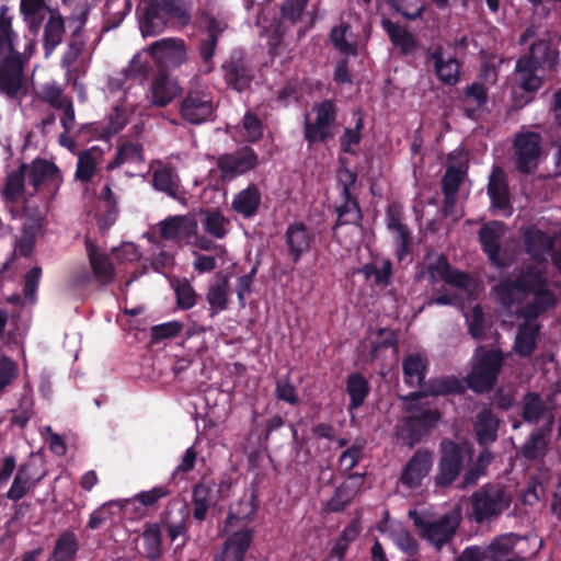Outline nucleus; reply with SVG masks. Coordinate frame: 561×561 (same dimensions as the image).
Instances as JSON below:
<instances>
[{"label": "nucleus", "mask_w": 561, "mask_h": 561, "mask_svg": "<svg viewBox=\"0 0 561 561\" xmlns=\"http://www.w3.org/2000/svg\"><path fill=\"white\" fill-rule=\"evenodd\" d=\"M492 289L497 302L505 309L522 305L518 317L525 323L518 329L514 350L519 356L529 357L536 350L540 331V325L534 321L558 305L545 267L525 264L515 270L513 277L501 279Z\"/></svg>", "instance_id": "nucleus-1"}, {"label": "nucleus", "mask_w": 561, "mask_h": 561, "mask_svg": "<svg viewBox=\"0 0 561 561\" xmlns=\"http://www.w3.org/2000/svg\"><path fill=\"white\" fill-rule=\"evenodd\" d=\"M558 51L551 47L549 39L540 38L531 43L528 54L520 56L515 64L516 89L524 94L518 96L515 91V102L524 106L531 102L542 87L543 79L537 75L538 69L552 68L557 64Z\"/></svg>", "instance_id": "nucleus-2"}, {"label": "nucleus", "mask_w": 561, "mask_h": 561, "mask_svg": "<svg viewBox=\"0 0 561 561\" xmlns=\"http://www.w3.org/2000/svg\"><path fill=\"white\" fill-rule=\"evenodd\" d=\"M12 20L7 8L0 12V93L8 99H22L27 85L24 77V61L13 45Z\"/></svg>", "instance_id": "nucleus-3"}, {"label": "nucleus", "mask_w": 561, "mask_h": 561, "mask_svg": "<svg viewBox=\"0 0 561 561\" xmlns=\"http://www.w3.org/2000/svg\"><path fill=\"white\" fill-rule=\"evenodd\" d=\"M218 104L207 84L191 82L179 101L180 117L191 125H202L216 118Z\"/></svg>", "instance_id": "nucleus-4"}, {"label": "nucleus", "mask_w": 561, "mask_h": 561, "mask_svg": "<svg viewBox=\"0 0 561 561\" xmlns=\"http://www.w3.org/2000/svg\"><path fill=\"white\" fill-rule=\"evenodd\" d=\"M407 411L409 415L398 426L397 436L403 445L413 448L437 425L442 414L437 409L420 404H412Z\"/></svg>", "instance_id": "nucleus-5"}, {"label": "nucleus", "mask_w": 561, "mask_h": 561, "mask_svg": "<svg viewBox=\"0 0 561 561\" xmlns=\"http://www.w3.org/2000/svg\"><path fill=\"white\" fill-rule=\"evenodd\" d=\"M503 363L504 356L500 350L483 351L477 356L471 371L465 379L467 387L476 393L491 391L497 382Z\"/></svg>", "instance_id": "nucleus-6"}, {"label": "nucleus", "mask_w": 561, "mask_h": 561, "mask_svg": "<svg viewBox=\"0 0 561 561\" xmlns=\"http://www.w3.org/2000/svg\"><path fill=\"white\" fill-rule=\"evenodd\" d=\"M314 119L305 116L304 137L309 145L327 142L333 137L332 129L337 118V106L333 100L325 99L312 106Z\"/></svg>", "instance_id": "nucleus-7"}, {"label": "nucleus", "mask_w": 561, "mask_h": 561, "mask_svg": "<svg viewBox=\"0 0 561 561\" xmlns=\"http://www.w3.org/2000/svg\"><path fill=\"white\" fill-rule=\"evenodd\" d=\"M515 169L522 174L534 173L542 153V138L535 131H519L513 139Z\"/></svg>", "instance_id": "nucleus-8"}, {"label": "nucleus", "mask_w": 561, "mask_h": 561, "mask_svg": "<svg viewBox=\"0 0 561 561\" xmlns=\"http://www.w3.org/2000/svg\"><path fill=\"white\" fill-rule=\"evenodd\" d=\"M259 154L250 146H243L233 152L222 153L216 158V165L222 182H231L259 165Z\"/></svg>", "instance_id": "nucleus-9"}, {"label": "nucleus", "mask_w": 561, "mask_h": 561, "mask_svg": "<svg viewBox=\"0 0 561 561\" xmlns=\"http://www.w3.org/2000/svg\"><path fill=\"white\" fill-rule=\"evenodd\" d=\"M463 463L465 451L462 446L453 439L442 440L440 457L437 465V472L434 477L436 486H450L459 477Z\"/></svg>", "instance_id": "nucleus-10"}, {"label": "nucleus", "mask_w": 561, "mask_h": 561, "mask_svg": "<svg viewBox=\"0 0 561 561\" xmlns=\"http://www.w3.org/2000/svg\"><path fill=\"white\" fill-rule=\"evenodd\" d=\"M472 517L478 524L491 520L506 508L504 492L495 485H483L470 497Z\"/></svg>", "instance_id": "nucleus-11"}, {"label": "nucleus", "mask_w": 561, "mask_h": 561, "mask_svg": "<svg viewBox=\"0 0 561 561\" xmlns=\"http://www.w3.org/2000/svg\"><path fill=\"white\" fill-rule=\"evenodd\" d=\"M413 517L414 526L420 530L421 536L433 545L437 550L449 543L458 527L459 522L456 517L445 514L439 519L431 522L417 516ZM412 516V513H410Z\"/></svg>", "instance_id": "nucleus-12"}, {"label": "nucleus", "mask_w": 561, "mask_h": 561, "mask_svg": "<svg viewBox=\"0 0 561 561\" xmlns=\"http://www.w3.org/2000/svg\"><path fill=\"white\" fill-rule=\"evenodd\" d=\"M221 69L227 87L238 92L247 90L254 78L248 60L240 50H233L229 59L222 64Z\"/></svg>", "instance_id": "nucleus-13"}, {"label": "nucleus", "mask_w": 561, "mask_h": 561, "mask_svg": "<svg viewBox=\"0 0 561 561\" xmlns=\"http://www.w3.org/2000/svg\"><path fill=\"white\" fill-rule=\"evenodd\" d=\"M365 477V473H348L346 479L335 489L333 495L324 503V512L341 513L350 506L360 493Z\"/></svg>", "instance_id": "nucleus-14"}, {"label": "nucleus", "mask_w": 561, "mask_h": 561, "mask_svg": "<svg viewBox=\"0 0 561 561\" xmlns=\"http://www.w3.org/2000/svg\"><path fill=\"white\" fill-rule=\"evenodd\" d=\"M432 466L433 453L420 448L403 467L399 480L404 486L416 489L421 486L423 479L428 476Z\"/></svg>", "instance_id": "nucleus-15"}, {"label": "nucleus", "mask_w": 561, "mask_h": 561, "mask_svg": "<svg viewBox=\"0 0 561 561\" xmlns=\"http://www.w3.org/2000/svg\"><path fill=\"white\" fill-rule=\"evenodd\" d=\"M204 19L207 34L205 37L199 39L197 50L202 60L199 71L204 75H209L215 68L213 59L218 38L222 34L225 27L221 26L220 22L216 18L209 14H205Z\"/></svg>", "instance_id": "nucleus-16"}, {"label": "nucleus", "mask_w": 561, "mask_h": 561, "mask_svg": "<svg viewBox=\"0 0 561 561\" xmlns=\"http://www.w3.org/2000/svg\"><path fill=\"white\" fill-rule=\"evenodd\" d=\"M284 240L290 260L297 264L311 250L313 236L305 222L294 221L287 226Z\"/></svg>", "instance_id": "nucleus-17"}, {"label": "nucleus", "mask_w": 561, "mask_h": 561, "mask_svg": "<svg viewBox=\"0 0 561 561\" xmlns=\"http://www.w3.org/2000/svg\"><path fill=\"white\" fill-rule=\"evenodd\" d=\"M502 421L490 407H483L474 416L473 435L479 446H492L499 438Z\"/></svg>", "instance_id": "nucleus-18"}, {"label": "nucleus", "mask_w": 561, "mask_h": 561, "mask_svg": "<svg viewBox=\"0 0 561 561\" xmlns=\"http://www.w3.org/2000/svg\"><path fill=\"white\" fill-rule=\"evenodd\" d=\"M43 478L44 474H36V466L33 462L21 463L4 496L13 503H18L30 491H33Z\"/></svg>", "instance_id": "nucleus-19"}, {"label": "nucleus", "mask_w": 561, "mask_h": 561, "mask_svg": "<svg viewBox=\"0 0 561 561\" xmlns=\"http://www.w3.org/2000/svg\"><path fill=\"white\" fill-rule=\"evenodd\" d=\"M466 387L467 385L465 386L463 381L454 375L435 377L427 380L423 385V389L421 391L410 393L407 397V400H417L425 397L463 394Z\"/></svg>", "instance_id": "nucleus-20"}, {"label": "nucleus", "mask_w": 561, "mask_h": 561, "mask_svg": "<svg viewBox=\"0 0 561 561\" xmlns=\"http://www.w3.org/2000/svg\"><path fill=\"white\" fill-rule=\"evenodd\" d=\"M253 538L254 531L251 528L232 533L224 541L220 552L214 557L213 561H244Z\"/></svg>", "instance_id": "nucleus-21"}, {"label": "nucleus", "mask_w": 561, "mask_h": 561, "mask_svg": "<svg viewBox=\"0 0 561 561\" xmlns=\"http://www.w3.org/2000/svg\"><path fill=\"white\" fill-rule=\"evenodd\" d=\"M505 232V225L502 221L493 220L483 225L478 232L479 242L490 263L501 267L503 263L500 257L501 238Z\"/></svg>", "instance_id": "nucleus-22"}, {"label": "nucleus", "mask_w": 561, "mask_h": 561, "mask_svg": "<svg viewBox=\"0 0 561 561\" xmlns=\"http://www.w3.org/2000/svg\"><path fill=\"white\" fill-rule=\"evenodd\" d=\"M220 490L214 480H201L192 491L193 518L204 522L209 508L216 505Z\"/></svg>", "instance_id": "nucleus-23"}, {"label": "nucleus", "mask_w": 561, "mask_h": 561, "mask_svg": "<svg viewBox=\"0 0 561 561\" xmlns=\"http://www.w3.org/2000/svg\"><path fill=\"white\" fill-rule=\"evenodd\" d=\"M427 59L433 62L434 73L442 83L456 85L459 82L461 64L454 56L445 58L442 46L427 50Z\"/></svg>", "instance_id": "nucleus-24"}, {"label": "nucleus", "mask_w": 561, "mask_h": 561, "mask_svg": "<svg viewBox=\"0 0 561 561\" xmlns=\"http://www.w3.org/2000/svg\"><path fill=\"white\" fill-rule=\"evenodd\" d=\"M148 53L158 62L180 65L185 60L186 51L183 39L163 38L152 43Z\"/></svg>", "instance_id": "nucleus-25"}, {"label": "nucleus", "mask_w": 561, "mask_h": 561, "mask_svg": "<svg viewBox=\"0 0 561 561\" xmlns=\"http://www.w3.org/2000/svg\"><path fill=\"white\" fill-rule=\"evenodd\" d=\"M85 250L93 276L102 285L111 284L115 278V268L110 256L101 252L90 239H85Z\"/></svg>", "instance_id": "nucleus-26"}, {"label": "nucleus", "mask_w": 561, "mask_h": 561, "mask_svg": "<svg viewBox=\"0 0 561 561\" xmlns=\"http://www.w3.org/2000/svg\"><path fill=\"white\" fill-rule=\"evenodd\" d=\"M486 193L493 208L500 210L512 209L507 176L500 167L493 169L489 178Z\"/></svg>", "instance_id": "nucleus-27"}, {"label": "nucleus", "mask_w": 561, "mask_h": 561, "mask_svg": "<svg viewBox=\"0 0 561 561\" xmlns=\"http://www.w3.org/2000/svg\"><path fill=\"white\" fill-rule=\"evenodd\" d=\"M489 100L488 89L481 82H473L466 87L459 96L466 117L476 119L485 107Z\"/></svg>", "instance_id": "nucleus-28"}, {"label": "nucleus", "mask_w": 561, "mask_h": 561, "mask_svg": "<svg viewBox=\"0 0 561 561\" xmlns=\"http://www.w3.org/2000/svg\"><path fill=\"white\" fill-rule=\"evenodd\" d=\"M262 194L254 183L238 192L231 202V209L244 219L253 218L261 206Z\"/></svg>", "instance_id": "nucleus-29"}, {"label": "nucleus", "mask_w": 561, "mask_h": 561, "mask_svg": "<svg viewBox=\"0 0 561 561\" xmlns=\"http://www.w3.org/2000/svg\"><path fill=\"white\" fill-rule=\"evenodd\" d=\"M178 82L171 79L167 72L159 71L150 85L151 104L157 107H165L180 93Z\"/></svg>", "instance_id": "nucleus-30"}, {"label": "nucleus", "mask_w": 561, "mask_h": 561, "mask_svg": "<svg viewBox=\"0 0 561 561\" xmlns=\"http://www.w3.org/2000/svg\"><path fill=\"white\" fill-rule=\"evenodd\" d=\"M525 251L537 263L546 262V255L553 249L554 240L547 232L529 229L524 234Z\"/></svg>", "instance_id": "nucleus-31"}, {"label": "nucleus", "mask_w": 561, "mask_h": 561, "mask_svg": "<svg viewBox=\"0 0 561 561\" xmlns=\"http://www.w3.org/2000/svg\"><path fill=\"white\" fill-rule=\"evenodd\" d=\"M381 26L387 33L391 44L400 49L402 56L412 55L419 47L416 37L400 24L389 19H382Z\"/></svg>", "instance_id": "nucleus-32"}, {"label": "nucleus", "mask_w": 561, "mask_h": 561, "mask_svg": "<svg viewBox=\"0 0 561 561\" xmlns=\"http://www.w3.org/2000/svg\"><path fill=\"white\" fill-rule=\"evenodd\" d=\"M341 197L343 202L335 208L336 220L332 226L333 238H336L340 227L347 225L360 227L363 220V213L357 197L355 195Z\"/></svg>", "instance_id": "nucleus-33"}, {"label": "nucleus", "mask_w": 561, "mask_h": 561, "mask_svg": "<svg viewBox=\"0 0 561 561\" xmlns=\"http://www.w3.org/2000/svg\"><path fill=\"white\" fill-rule=\"evenodd\" d=\"M345 390L350 398L347 410L353 412L365 403L370 393V383L362 373H351L346 377Z\"/></svg>", "instance_id": "nucleus-34"}, {"label": "nucleus", "mask_w": 561, "mask_h": 561, "mask_svg": "<svg viewBox=\"0 0 561 561\" xmlns=\"http://www.w3.org/2000/svg\"><path fill=\"white\" fill-rule=\"evenodd\" d=\"M169 18L160 1H151L145 9L140 28L145 36H154L164 31Z\"/></svg>", "instance_id": "nucleus-35"}, {"label": "nucleus", "mask_w": 561, "mask_h": 561, "mask_svg": "<svg viewBox=\"0 0 561 561\" xmlns=\"http://www.w3.org/2000/svg\"><path fill=\"white\" fill-rule=\"evenodd\" d=\"M196 229V222L185 216H173L160 224V236L165 240H182Z\"/></svg>", "instance_id": "nucleus-36"}, {"label": "nucleus", "mask_w": 561, "mask_h": 561, "mask_svg": "<svg viewBox=\"0 0 561 561\" xmlns=\"http://www.w3.org/2000/svg\"><path fill=\"white\" fill-rule=\"evenodd\" d=\"M427 272L432 282L436 280L438 276L447 284L459 287L465 286L468 278L463 272L453 270L444 254H440L435 262L427 265Z\"/></svg>", "instance_id": "nucleus-37"}, {"label": "nucleus", "mask_w": 561, "mask_h": 561, "mask_svg": "<svg viewBox=\"0 0 561 561\" xmlns=\"http://www.w3.org/2000/svg\"><path fill=\"white\" fill-rule=\"evenodd\" d=\"M30 184L37 191L44 183H57L60 181L58 167L45 159H35L28 173Z\"/></svg>", "instance_id": "nucleus-38"}, {"label": "nucleus", "mask_w": 561, "mask_h": 561, "mask_svg": "<svg viewBox=\"0 0 561 561\" xmlns=\"http://www.w3.org/2000/svg\"><path fill=\"white\" fill-rule=\"evenodd\" d=\"M427 369L426 358L421 354H409L402 362L403 380L409 386L423 388Z\"/></svg>", "instance_id": "nucleus-39"}, {"label": "nucleus", "mask_w": 561, "mask_h": 561, "mask_svg": "<svg viewBox=\"0 0 561 561\" xmlns=\"http://www.w3.org/2000/svg\"><path fill=\"white\" fill-rule=\"evenodd\" d=\"M48 15L43 36V46L46 55H50L61 43L65 33L62 16L55 10L49 11Z\"/></svg>", "instance_id": "nucleus-40"}, {"label": "nucleus", "mask_w": 561, "mask_h": 561, "mask_svg": "<svg viewBox=\"0 0 561 561\" xmlns=\"http://www.w3.org/2000/svg\"><path fill=\"white\" fill-rule=\"evenodd\" d=\"M259 508V494L255 488H250L237 504L230 510L227 516V523L237 520H250Z\"/></svg>", "instance_id": "nucleus-41"}, {"label": "nucleus", "mask_w": 561, "mask_h": 561, "mask_svg": "<svg viewBox=\"0 0 561 561\" xmlns=\"http://www.w3.org/2000/svg\"><path fill=\"white\" fill-rule=\"evenodd\" d=\"M551 432V423L531 432L528 439L522 446V455L528 460L542 457L548 445L547 436Z\"/></svg>", "instance_id": "nucleus-42"}, {"label": "nucleus", "mask_w": 561, "mask_h": 561, "mask_svg": "<svg viewBox=\"0 0 561 561\" xmlns=\"http://www.w3.org/2000/svg\"><path fill=\"white\" fill-rule=\"evenodd\" d=\"M79 549L76 534L71 530H65L56 539L51 561H75Z\"/></svg>", "instance_id": "nucleus-43"}, {"label": "nucleus", "mask_w": 561, "mask_h": 561, "mask_svg": "<svg viewBox=\"0 0 561 561\" xmlns=\"http://www.w3.org/2000/svg\"><path fill=\"white\" fill-rule=\"evenodd\" d=\"M141 539L146 558L150 561L159 560L162 554V530L160 524H146Z\"/></svg>", "instance_id": "nucleus-44"}, {"label": "nucleus", "mask_w": 561, "mask_h": 561, "mask_svg": "<svg viewBox=\"0 0 561 561\" xmlns=\"http://www.w3.org/2000/svg\"><path fill=\"white\" fill-rule=\"evenodd\" d=\"M546 403L541 396L534 391H528L522 400L520 416L525 423L537 424L545 415Z\"/></svg>", "instance_id": "nucleus-45"}, {"label": "nucleus", "mask_w": 561, "mask_h": 561, "mask_svg": "<svg viewBox=\"0 0 561 561\" xmlns=\"http://www.w3.org/2000/svg\"><path fill=\"white\" fill-rule=\"evenodd\" d=\"M206 300L209 304L211 317L218 314L228 308L229 304V284L227 278L209 286L206 294Z\"/></svg>", "instance_id": "nucleus-46"}, {"label": "nucleus", "mask_w": 561, "mask_h": 561, "mask_svg": "<svg viewBox=\"0 0 561 561\" xmlns=\"http://www.w3.org/2000/svg\"><path fill=\"white\" fill-rule=\"evenodd\" d=\"M202 226L208 234L216 239H222L227 234L226 225L229 220L219 209H205L201 211Z\"/></svg>", "instance_id": "nucleus-47"}, {"label": "nucleus", "mask_w": 561, "mask_h": 561, "mask_svg": "<svg viewBox=\"0 0 561 561\" xmlns=\"http://www.w3.org/2000/svg\"><path fill=\"white\" fill-rule=\"evenodd\" d=\"M360 533L358 519H352L350 524L342 530L331 549L330 556L342 561L346 554L350 543H352Z\"/></svg>", "instance_id": "nucleus-48"}, {"label": "nucleus", "mask_w": 561, "mask_h": 561, "mask_svg": "<svg viewBox=\"0 0 561 561\" xmlns=\"http://www.w3.org/2000/svg\"><path fill=\"white\" fill-rule=\"evenodd\" d=\"M366 440L356 438L339 457V466L343 474L347 476L359 463L364 456Z\"/></svg>", "instance_id": "nucleus-49"}, {"label": "nucleus", "mask_w": 561, "mask_h": 561, "mask_svg": "<svg viewBox=\"0 0 561 561\" xmlns=\"http://www.w3.org/2000/svg\"><path fill=\"white\" fill-rule=\"evenodd\" d=\"M359 273L363 274L366 279L374 277L376 286L387 287L391 283L392 262L389 259H386L381 262L380 267L375 263H367L359 270Z\"/></svg>", "instance_id": "nucleus-50"}, {"label": "nucleus", "mask_w": 561, "mask_h": 561, "mask_svg": "<svg viewBox=\"0 0 561 561\" xmlns=\"http://www.w3.org/2000/svg\"><path fill=\"white\" fill-rule=\"evenodd\" d=\"M113 508H116L119 513L127 507L124 500L106 502L90 514L87 527L93 530L100 528L115 514Z\"/></svg>", "instance_id": "nucleus-51"}, {"label": "nucleus", "mask_w": 561, "mask_h": 561, "mask_svg": "<svg viewBox=\"0 0 561 561\" xmlns=\"http://www.w3.org/2000/svg\"><path fill=\"white\" fill-rule=\"evenodd\" d=\"M142 160V146L131 141L122 144L112 161L107 163V170H114L126 162Z\"/></svg>", "instance_id": "nucleus-52"}, {"label": "nucleus", "mask_w": 561, "mask_h": 561, "mask_svg": "<svg viewBox=\"0 0 561 561\" xmlns=\"http://www.w3.org/2000/svg\"><path fill=\"white\" fill-rule=\"evenodd\" d=\"M51 11L44 0H21V12L28 21L32 31H37L46 13Z\"/></svg>", "instance_id": "nucleus-53"}, {"label": "nucleus", "mask_w": 561, "mask_h": 561, "mask_svg": "<svg viewBox=\"0 0 561 561\" xmlns=\"http://www.w3.org/2000/svg\"><path fill=\"white\" fill-rule=\"evenodd\" d=\"M26 169L27 165L22 163L18 170L8 175L2 191V195L7 202H12L23 194Z\"/></svg>", "instance_id": "nucleus-54"}, {"label": "nucleus", "mask_w": 561, "mask_h": 561, "mask_svg": "<svg viewBox=\"0 0 561 561\" xmlns=\"http://www.w3.org/2000/svg\"><path fill=\"white\" fill-rule=\"evenodd\" d=\"M364 128V118L358 116L355 126L353 128H345L342 136L340 137V147L342 152L356 156V147L362 141V130Z\"/></svg>", "instance_id": "nucleus-55"}, {"label": "nucleus", "mask_w": 561, "mask_h": 561, "mask_svg": "<svg viewBox=\"0 0 561 561\" xmlns=\"http://www.w3.org/2000/svg\"><path fill=\"white\" fill-rule=\"evenodd\" d=\"M152 186L168 196L175 198L179 190L175 176L170 168H161L152 174Z\"/></svg>", "instance_id": "nucleus-56"}, {"label": "nucleus", "mask_w": 561, "mask_h": 561, "mask_svg": "<svg viewBox=\"0 0 561 561\" xmlns=\"http://www.w3.org/2000/svg\"><path fill=\"white\" fill-rule=\"evenodd\" d=\"M160 3L169 20H174L181 25L191 22V8L185 0H160Z\"/></svg>", "instance_id": "nucleus-57"}, {"label": "nucleus", "mask_w": 561, "mask_h": 561, "mask_svg": "<svg viewBox=\"0 0 561 561\" xmlns=\"http://www.w3.org/2000/svg\"><path fill=\"white\" fill-rule=\"evenodd\" d=\"M339 162H340V167L336 170V181H337V185L341 187L340 195L341 196L354 195L353 191L357 183L358 174L356 171L351 170L347 167L346 158H340Z\"/></svg>", "instance_id": "nucleus-58"}, {"label": "nucleus", "mask_w": 561, "mask_h": 561, "mask_svg": "<svg viewBox=\"0 0 561 561\" xmlns=\"http://www.w3.org/2000/svg\"><path fill=\"white\" fill-rule=\"evenodd\" d=\"M172 491L167 485L153 486L151 490L141 491L136 494L133 499L124 500L126 507L128 505L139 503L145 507L154 506L161 499L171 495Z\"/></svg>", "instance_id": "nucleus-59"}, {"label": "nucleus", "mask_w": 561, "mask_h": 561, "mask_svg": "<svg viewBox=\"0 0 561 561\" xmlns=\"http://www.w3.org/2000/svg\"><path fill=\"white\" fill-rule=\"evenodd\" d=\"M23 215L25 217V221L23 224L22 232L37 236L43 228L45 213L38 206L31 205L27 202L23 207Z\"/></svg>", "instance_id": "nucleus-60"}, {"label": "nucleus", "mask_w": 561, "mask_h": 561, "mask_svg": "<svg viewBox=\"0 0 561 561\" xmlns=\"http://www.w3.org/2000/svg\"><path fill=\"white\" fill-rule=\"evenodd\" d=\"M83 49V43L71 39L68 44L67 50L60 59V67L66 71L69 79L78 78L77 68L75 62L80 57Z\"/></svg>", "instance_id": "nucleus-61"}, {"label": "nucleus", "mask_w": 561, "mask_h": 561, "mask_svg": "<svg viewBox=\"0 0 561 561\" xmlns=\"http://www.w3.org/2000/svg\"><path fill=\"white\" fill-rule=\"evenodd\" d=\"M96 171L95 158L89 150L82 151L77 161V170L75 178L82 183H89Z\"/></svg>", "instance_id": "nucleus-62"}, {"label": "nucleus", "mask_w": 561, "mask_h": 561, "mask_svg": "<svg viewBox=\"0 0 561 561\" xmlns=\"http://www.w3.org/2000/svg\"><path fill=\"white\" fill-rule=\"evenodd\" d=\"M350 28L351 26L347 23H341L339 26H334L330 32V41L341 53L346 55H356V45L346 41V34Z\"/></svg>", "instance_id": "nucleus-63"}, {"label": "nucleus", "mask_w": 561, "mask_h": 561, "mask_svg": "<svg viewBox=\"0 0 561 561\" xmlns=\"http://www.w3.org/2000/svg\"><path fill=\"white\" fill-rule=\"evenodd\" d=\"M118 201H101L99 202L96 218L101 229H108L113 226L118 216Z\"/></svg>", "instance_id": "nucleus-64"}]
</instances>
